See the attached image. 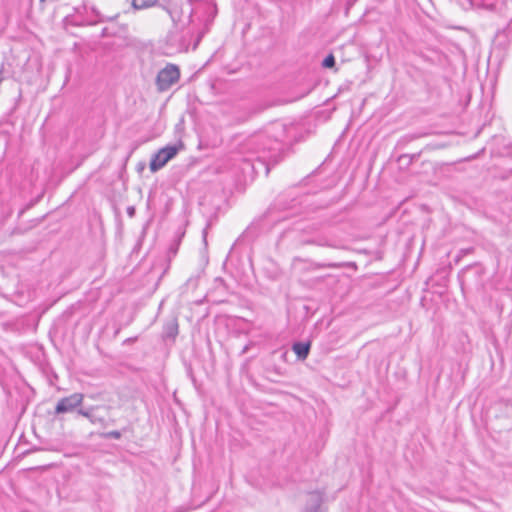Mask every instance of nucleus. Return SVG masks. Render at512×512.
Returning <instances> with one entry per match:
<instances>
[{
    "label": "nucleus",
    "mask_w": 512,
    "mask_h": 512,
    "mask_svg": "<svg viewBox=\"0 0 512 512\" xmlns=\"http://www.w3.org/2000/svg\"><path fill=\"white\" fill-rule=\"evenodd\" d=\"M250 149L257 155V159L266 166L269 172L270 165H276L280 161L279 151L281 143L266 135H258L249 140Z\"/></svg>",
    "instance_id": "f257e3e1"
},
{
    "label": "nucleus",
    "mask_w": 512,
    "mask_h": 512,
    "mask_svg": "<svg viewBox=\"0 0 512 512\" xmlns=\"http://www.w3.org/2000/svg\"><path fill=\"white\" fill-rule=\"evenodd\" d=\"M180 70L175 64H167L161 69L156 77V86L160 92L167 91L171 86L179 81Z\"/></svg>",
    "instance_id": "f03ea898"
},
{
    "label": "nucleus",
    "mask_w": 512,
    "mask_h": 512,
    "mask_svg": "<svg viewBox=\"0 0 512 512\" xmlns=\"http://www.w3.org/2000/svg\"><path fill=\"white\" fill-rule=\"evenodd\" d=\"M178 147L175 145L166 146L159 149L151 158L149 168L151 172H157L164 167L178 153Z\"/></svg>",
    "instance_id": "7ed1b4c3"
},
{
    "label": "nucleus",
    "mask_w": 512,
    "mask_h": 512,
    "mask_svg": "<svg viewBox=\"0 0 512 512\" xmlns=\"http://www.w3.org/2000/svg\"><path fill=\"white\" fill-rule=\"evenodd\" d=\"M84 395L82 393H73L69 396L61 398L55 406V415L72 412L81 408Z\"/></svg>",
    "instance_id": "20e7f679"
},
{
    "label": "nucleus",
    "mask_w": 512,
    "mask_h": 512,
    "mask_svg": "<svg viewBox=\"0 0 512 512\" xmlns=\"http://www.w3.org/2000/svg\"><path fill=\"white\" fill-rule=\"evenodd\" d=\"M101 409L109 410L110 407L109 406H98V405L89 406L87 408L81 407V408L77 409V414L87 418L90 421V423H92L94 425L100 424L102 426H105L106 425L105 417L99 414V411Z\"/></svg>",
    "instance_id": "39448f33"
},
{
    "label": "nucleus",
    "mask_w": 512,
    "mask_h": 512,
    "mask_svg": "<svg viewBox=\"0 0 512 512\" xmlns=\"http://www.w3.org/2000/svg\"><path fill=\"white\" fill-rule=\"evenodd\" d=\"M178 320L176 317H172L168 319L163 325L162 338L164 340H172L174 341L176 336L178 335Z\"/></svg>",
    "instance_id": "423d86ee"
},
{
    "label": "nucleus",
    "mask_w": 512,
    "mask_h": 512,
    "mask_svg": "<svg viewBox=\"0 0 512 512\" xmlns=\"http://www.w3.org/2000/svg\"><path fill=\"white\" fill-rule=\"evenodd\" d=\"M303 244L317 245L322 247H336L333 240L326 234L320 233L303 241Z\"/></svg>",
    "instance_id": "0eeeda50"
},
{
    "label": "nucleus",
    "mask_w": 512,
    "mask_h": 512,
    "mask_svg": "<svg viewBox=\"0 0 512 512\" xmlns=\"http://www.w3.org/2000/svg\"><path fill=\"white\" fill-rule=\"evenodd\" d=\"M311 349V342H295L292 345V350L296 354L297 358L299 360H305L310 352Z\"/></svg>",
    "instance_id": "6e6552de"
},
{
    "label": "nucleus",
    "mask_w": 512,
    "mask_h": 512,
    "mask_svg": "<svg viewBox=\"0 0 512 512\" xmlns=\"http://www.w3.org/2000/svg\"><path fill=\"white\" fill-rule=\"evenodd\" d=\"M322 497L320 493L318 492H312L310 493V498L307 503V506L304 510V512H322L321 511V504H322Z\"/></svg>",
    "instance_id": "1a4fd4ad"
},
{
    "label": "nucleus",
    "mask_w": 512,
    "mask_h": 512,
    "mask_svg": "<svg viewBox=\"0 0 512 512\" xmlns=\"http://www.w3.org/2000/svg\"><path fill=\"white\" fill-rule=\"evenodd\" d=\"M158 0H132V7L135 10L146 9L157 4Z\"/></svg>",
    "instance_id": "9d476101"
},
{
    "label": "nucleus",
    "mask_w": 512,
    "mask_h": 512,
    "mask_svg": "<svg viewBox=\"0 0 512 512\" xmlns=\"http://www.w3.org/2000/svg\"><path fill=\"white\" fill-rule=\"evenodd\" d=\"M335 63V57L333 56V54H329L322 61V66L324 68H333L335 66Z\"/></svg>",
    "instance_id": "9b49d317"
},
{
    "label": "nucleus",
    "mask_w": 512,
    "mask_h": 512,
    "mask_svg": "<svg viewBox=\"0 0 512 512\" xmlns=\"http://www.w3.org/2000/svg\"><path fill=\"white\" fill-rule=\"evenodd\" d=\"M101 436L105 439H117L118 440L121 438L122 434L118 430H113V431L105 432Z\"/></svg>",
    "instance_id": "f8f14e48"
},
{
    "label": "nucleus",
    "mask_w": 512,
    "mask_h": 512,
    "mask_svg": "<svg viewBox=\"0 0 512 512\" xmlns=\"http://www.w3.org/2000/svg\"><path fill=\"white\" fill-rule=\"evenodd\" d=\"M508 11H512V0L507 6ZM505 32H507L508 35L512 34V15H510V20L505 28Z\"/></svg>",
    "instance_id": "ddd939ff"
},
{
    "label": "nucleus",
    "mask_w": 512,
    "mask_h": 512,
    "mask_svg": "<svg viewBox=\"0 0 512 512\" xmlns=\"http://www.w3.org/2000/svg\"><path fill=\"white\" fill-rule=\"evenodd\" d=\"M208 30V28L206 27L205 29H203L197 36V39H196V42L194 44V49H196V47L198 46L199 42L201 41L202 37L204 36V34L206 33V31Z\"/></svg>",
    "instance_id": "4468645a"
},
{
    "label": "nucleus",
    "mask_w": 512,
    "mask_h": 512,
    "mask_svg": "<svg viewBox=\"0 0 512 512\" xmlns=\"http://www.w3.org/2000/svg\"><path fill=\"white\" fill-rule=\"evenodd\" d=\"M417 157H418V154H413L411 156H409V155H402V156L399 157V161H402L405 158H409L410 159L409 161H412L413 159H415Z\"/></svg>",
    "instance_id": "2eb2a0df"
},
{
    "label": "nucleus",
    "mask_w": 512,
    "mask_h": 512,
    "mask_svg": "<svg viewBox=\"0 0 512 512\" xmlns=\"http://www.w3.org/2000/svg\"><path fill=\"white\" fill-rule=\"evenodd\" d=\"M127 214L130 216V217H133L135 215V208L133 206H130L127 208Z\"/></svg>",
    "instance_id": "dca6fc26"
},
{
    "label": "nucleus",
    "mask_w": 512,
    "mask_h": 512,
    "mask_svg": "<svg viewBox=\"0 0 512 512\" xmlns=\"http://www.w3.org/2000/svg\"><path fill=\"white\" fill-rule=\"evenodd\" d=\"M136 340H137V337H130V338H127L126 340H124L123 344L134 343Z\"/></svg>",
    "instance_id": "f3484780"
},
{
    "label": "nucleus",
    "mask_w": 512,
    "mask_h": 512,
    "mask_svg": "<svg viewBox=\"0 0 512 512\" xmlns=\"http://www.w3.org/2000/svg\"><path fill=\"white\" fill-rule=\"evenodd\" d=\"M311 231H317L319 229V226L317 224H313L311 227H310Z\"/></svg>",
    "instance_id": "a211bd4d"
},
{
    "label": "nucleus",
    "mask_w": 512,
    "mask_h": 512,
    "mask_svg": "<svg viewBox=\"0 0 512 512\" xmlns=\"http://www.w3.org/2000/svg\"><path fill=\"white\" fill-rule=\"evenodd\" d=\"M406 138H407L409 141H412V140H414V139L418 138V136H417V135H410V136H407Z\"/></svg>",
    "instance_id": "6ab92c4d"
},
{
    "label": "nucleus",
    "mask_w": 512,
    "mask_h": 512,
    "mask_svg": "<svg viewBox=\"0 0 512 512\" xmlns=\"http://www.w3.org/2000/svg\"><path fill=\"white\" fill-rule=\"evenodd\" d=\"M170 252L173 253L174 255L176 254L177 252V248H170Z\"/></svg>",
    "instance_id": "aec40b11"
},
{
    "label": "nucleus",
    "mask_w": 512,
    "mask_h": 512,
    "mask_svg": "<svg viewBox=\"0 0 512 512\" xmlns=\"http://www.w3.org/2000/svg\"><path fill=\"white\" fill-rule=\"evenodd\" d=\"M3 81L2 71L0 70V83Z\"/></svg>",
    "instance_id": "412c9836"
},
{
    "label": "nucleus",
    "mask_w": 512,
    "mask_h": 512,
    "mask_svg": "<svg viewBox=\"0 0 512 512\" xmlns=\"http://www.w3.org/2000/svg\"><path fill=\"white\" fill-rule=\"evenodd\" d=\"M41 2H44L45 0H40Z\"/></svg>",
    "instance_id": "4be33fe9"
}]
</instances>
